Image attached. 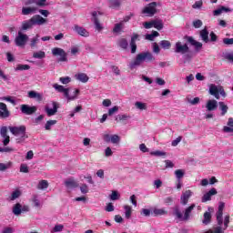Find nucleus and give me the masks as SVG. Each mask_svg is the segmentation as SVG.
I'll return each mask as SVG.
<instances>
[{"mask_svg":"<svg viewBox=\"0 0 233 233\" xmlns=\"http://www.w3.org/2000/svg\"><path fill=\"white\" fill-rule=\"evenodd\" d=\"M39 35H36V37H34L31 39L30 46L31 48H35L37 42L39 41Z\"/></svg>","mask_w":233,"mask_h":233,"instance_id":"obj_53","label":"nucleus"},{"mask_svg":"<svg viewBox=\"0 0 233 233\" xmlns=\"http://www.w3.org/2000/svg\"><path fill=\"white\" fill-rule=\"evenodd\" d=\"M140 214L141 216H145L146 218H148L150 216V209L142 208Z\"/></svg>","mask_w":233,"mask_h":233,"instance_id":"obj_63","label":"nucleus"},{"mask_svg":"<svg viewBox=\"0 0 233 233\" xmlns=\"http://www.w3.org/2000/svg\"><path fill=\"white\" fill-rule=\"evenodd\" d=\"M57 124V120H49L46 123V130H50V128L53 127V125H56Z\"/></svg>","mask_w":233,"mask_h":233,"instance_id":"obj_49","label":"nucleus"},{"mask_svg":"<svg viewBox=\"0 0 233 233\" xmlns=\"http://www.w3.org/2000/svg\"><path fill=\"white\" fill-rule=\"evenodd\" d=\"M33 57L35 59H45V57H46V54L45 53V51L35 52L33 54Z\"/></svg>","mask_w":233,"mask_h":233,"instance_id":"obj_37","label":"nucleus"},{"mask_svg":"<svg viewBox=\"0 0 233 233\" xmlns=\"http://www.w3.org/2000/svg\"><path fill=\"white\" fill-rule=\"evenodd\" d=\"M9 130L13 136H15L16 143H23L25 139L28 138L26 135V127L20 126V127H9Z\"/></svg>","mask_w":233,"mask_h":233,"instance_id":"obj_4","label":"nucleus"},{"mask_svg":"<svg viewBox=\"0 0 233 233\" xmlns=\"http://www.w3.org/2000/svg\"><path fill=\"white\" fill-rule=\"evenodd\" d=\"M21 198V190L15 189L12 192L11 196L9 197V201H15V199Z\"/></svg>","mask_w":233,"mask_h":233,"instance_id":"obj_30","label":"nucleus"},{"mask_svg":"<svg viewBox=\"0 0 233 233\" xmlns=\"http://www.w3.org/2000/svg\"><path fill=\"white\" fill-rule=\"evenodd\" d=\"M209 94L210 96H214L216 99H219V87L214 84H211L209 86Z\"/></svg>","mask_w":233,"mask_h":233,"instance_id":"obj_17","label":"nucleus"},{"mask_svg":"<svg viewBox=\"0 0 233 233\" xmlns=\"http://www.w3.org/2000/svg\"><path fill=\"white\" fill-rule=\"evenodd\" d=\"M163 20H153V27L157 30H163Z\"/></svg>","mask_w":233,"mask_h":233,"instance_id":"obj_35","label":"nucleus"},{"mask_svg":"<svg viewBox=\"0 0 233 233\" xmlns=\"http://www.w3.org/2000/svg\"><path fill=\"white\" fill-rule=\"evenodd\" d=\"M0 136L4 137L3 144L5 147L10 143V137L8 136V127H2L0 128Z\"/></svg>","mask_w":233,"mask_h":233,"instance_id":"obj_12","label":"nucleus"},{"mask_svg":"<svg viewBox=\"0 0 233 233\" xmlns=\"http://www.w3.org/2000/svg\"><path fill=\"white\" fill-rule=\"evenodd\" d=\"M28 97H30V99H37V101H41L42 99L41 94L35 91H29Z\"/></svg>","mask_w":233,"mask_h":233,"instance_id":"obj_32","label":"nucleus"},{"mask_svg":"<svg viewBox=\"0 0 233 233\" xmlns=\"http://www.w3.org/2000/svg\"><path fill=\"white\" fill-rule=\"evenodd\" d=\"M194 28H201L203 26V22L201 20H196L193 22Z\"/></svg>","mask_w":233,"mask_h":233,"instance_id":"obj_61","label":"nucleus"},{"mask_svg":"<svg viewBox=\"0 0 233 233\" xmlns=\"http://www.w3.org/2000/svg\"><path fill=\"white\" fill-rule=\"evenodd\" d=\"M120 139L121 138L117 135L111 136V143H113L114 145H116V143H119Z\"/></svg>","mask_w":233,"mask_h":233,"instance_id":"obj_57","label":"nucleus"},{"mask_svg":"<svg viewBox=\"0 0 233 233\" xmlns=\"http://www.w3.org/2000/svg\"><path fill=\"white\" fill-rule=\"evenodd\" d=\"M73 30L75 32H76V34H78V35H81L82 37H88V35H90V33H88V31H86V29H85L84 27H81L77 25H74Z\"/></svg>","mask_w":233,"mask_h":233,"instance_id":"obj_15","label":"nucleus"},{"mask_svg":"<svg viewBox=\"0 0 233 233\" xmlns=\"http://www.w3.org/2000/svg\"><path fill=\"white\" fill-rule=\"evenodd\" d=\"M201 6H203V0L195 2V4L192 5V8L198 10V8H201Z\"/></svg>","mask_w":233,"mask_h":233,"instance_id":"obj_56","label":"nucleus"},{"mask_svg":"<svg viewBox=\"0 0 233 233\" xmlns=\"http://www.w3.org/2000/svg\"><path fill=\"white\" fill-rule=\"evenodd\" d=\"M22 208L23 206L21 205V203H16L13 207V214H15V216H21Z\"/></svg>","mask_w":233,"mask_h":233,"instance_id":"obj_29","label":"nucleus"},{"mask_svg":"<svg viewBox=\"0 0 233 233\" xmlns=\"http://www.w3.org/2000/svg\"><path fill=\"white\" fill-rule=\"evenodd\" d=\"M217 221H218V226L221 227L223 225V213H217Z\"/></svg>","mask_w":233,"mask_h":233,"instance_id":"obj_50","label":"nucleus"},{"mask_svg":"<svg viewBox=\"0 0 233 233\" xmlns=\"http://www.w3.org/2000/svg\"><path fill=\"white\" fill-rule=\"evenodd\" d=\"M59 81L62 83V85H68V83L72 81V78L70 76H62L59 78Z\"/></svg>","mask_w":233,"mask_h":233,"instance_id":"obj_51","label":"nucleus"},{"mask_svg":"<svg viewBox=\"0 0 233 233\" xmlns=\"http://www.w3.org/2000/svg\"><path fill=\"white\" fill-rule=\"evenodd\" d=\"M26 41H28V35L19 31L17 36L15 39L16 46H25L26 45Z\"/></svg>","mask_w":233,"mask_h":233,"instance_id":"obj_9","label":"nucleus"},{"mask_svg":"<svg viewBox=\"0 0 233 233\" xmlns=\"http://www.w3.org/2000/svg\"><path fill=\"white\" fill-rule=\"evenodd\" d=\"M118 46L120 48H123V50H127V48H128V41H127V38H122L118 41Z\"/></svg>","mask_w":233,"mask_h":233,"instance_id":"obj_39","label":"nucleus"},{"mask_svg":"<svg viewBox=\"0 0 233 233\" xmlns=\"http://www.w3.org/2000/svg\"><path fill=\"white\" fill-rule=\"evenodd\" d=\"M209 41H211V43H216V41H218V35H216L214 31H211V33L209 34Z\"/></svg>","mask_w":233,"mask_h":233,"instance_id":"obj_55","label":"nucleus"},{"mask_svg":"<svg viewBox=\"0 0 233 233\" xmlns=\"http://www.w3.org/2000/svg\"><path fill=\"white\" fill-rule=\"evenodd\" d=\"M93 15V23L96 26V29L98 30V32H101V29L103 26L101 25V23H99V19L97 18V12L94 11L92 13Z\"/></svg>","mask_w":233,"mask_h":233,"instance_id":"obj_22","label":"nucleus"},{"mask_svg":"<svg viewBox=\"0 0 233 233\" xmlns=\"http://www.w3.org/2000/svg\"><path fill=\"white\" fill-rule=\"evenodd\" d=\"M65 185L67 188H77V187H79L77 182H76V180L72 178H68L67 180H66Z\"/></svg>","mask_w":233,"mask_h":233,"instance_id":"obj_23","label":"nucleus"},{"mask_svg":"<svg viewBox=\"0 0 233 233\" xmlns=\"http://www.w3.org/2000/svg\"><path fill=\"white\" fill-rule=\"evenodd\" d=\"M192 197V191L191 190H186L181 198H180V203L181 205H187L188 204V199Z\"/></svg>","mask_w":233,"mask_h":233,"instance_id":"obj_16","label":"nucleus"},{"mask_svg":"<svg viewBox=\"0 0 233 233\" xmlns=\"http://www.w3.org/2000/svg\"><path fill=\"white\" fill-rule=\"evenodd\" d=\"M211 222H212V214L208 211H206L204 213V219L202 220V223L204 225H210Z\"/></svg>","mask_w":233,"mask_h":233,"instance_id":"obj_24","label":"nucleus"},{"mask_svg":"<svg viewBox=\"0 0 233 233\" xmlns=\"http://www.w3.org/2000/svg\"><path fill=\"white\" fill-rule=\"evenodd\" d=\"M8 168H12V162L6 164L0 163V172H5V170H8Z\"/></svg>","mask_w":233,"mask_h":233,"instance_id":"obj_43","label":"nucleus"},{"mask_svg":"<svg viewBox=\"0 0 233 233\" xmlns=\"http://www.w3.org/2000/svg\"><path fill=\"white\" fill-rule=\"evenodd\" d=\"M130 118L128 115H117L116 116V123H120V121H127V119Z\"/></svg>","mask_w":233,"mask_h":233,"instance_id":"obj_45","label":"nucleus"},{"mask_svg":"<svg viewBox=\"0 0 233 233\" xmlns=\"http://www.w3.org/2000/svg\"><path fill=\"white\" fill-rule=\"evenodd\" d=\"M20 172H23L24 174H28V165L26 164H21L20 166Z\"/></svg>","mask_w":233,"mask_h":233,"instance_id":"obj_54","label":"nucleus"},{"mask_svg":"<svg viewBox=\"0 0 233 233\" xmlns=\"http://www.w3.org/2000/svg\"><path fill=\"white\" fill-rule=\"evenodd\" d=\"M206 108H207V110H208V112L217 110L218 109V101H216L214 99L208 100L207 102Z\"/></svg>","mask_w":233,"mask_h":233,"instance_id":"obj_20","label":"nucleus"},{"mask_svg":"<svg viewBox=\"0 0 233 233\" xmlns=\"http://www.w3.org/2000/svg\"><path fill=\"white\" fill-rule=\"evenodd\" d=\"M31 21L33 22V25H45L46 23V19L43 18V16L36 15L31 17Z\"/></svg>","mask_w":233,"mask_h":233,"instance_id":"obj_18","label":"nucleus"},{"mask_svg":"<svg viewBox=\"0 0 233 233\" xmlns=\"http://www.w3.org/2000/svg\"><path fill=\"white\" fill-rule=\"evenodd\" d=\"M223 12H226V13L232 12V9H230L229 7H225V5H220L219 8L213 11V15L215 16L221 15Z\"/></svg>","mask_w":233,"mask_h":233,"instance_id":"obj_21","label":"nucleus"},{"mask_svg":"<svg viewBox=\"0 0 233 233\" xmlns=\"http://www.w3.org/2000/svg\"><path fill=\"white\" fill-rule=\"evenodd\" d=\"M57 108H59V106H57L56 102H53V108L46 107V112L48 117H51V116H56V114H57Z\"/></svg>","mask_w":233,"mask_h":233,"instance_id":"obj_19","label":"nucleus"},{"mask_svg":"<svg viewBox=\"0 0 233 233\" xmlns=\"http://www.w3.org/2000/svg\"><path fill=\"white\" fill-rule=\"evenodd\" d=\"M184 39L189 43V45H192V46H195L196 51H199L203 48V44L201 42H198L194 39L192 36L185 35Z\"/></svg>","mask_w":233,"mask_h":233,"instance_id":"obj_11","label":"nucleus"},{"mask_svg":"<svg viewBox=\"0 0 233 233\" xmlns=\"http://www.w3.org/2000/svg\"><path fill=\"white\" fill-rule=\"evenodd\" d=\"M135 106L138 108V110H147V104L142 102H136Z\"/></svg>","mask_w":233,"mask_h":233,"instance_id":"obj_48","label":"nucleus"},{"mask_svg":"<svg viewBox=\"0 0 233 233\" xmlns=\"http://www.w3.org/2000/svg\"><path fill=\"white\" fill-rule=\"evenodd\" d=\"M160 46L164 48V50H169L170 46H172V43L168 40H162L159 43Z\"/></svg>","mask_w":233,"mask_h":233,"instance_id":"obj_36","label":"nucleus"},{"mask_svg":"<svg viewBox=\"0 0 233 233\" xmlns=\"http://www.w3.org/2000/svg\"><path fill=\"white\" fill-rule=\"evenodd\" d=\"M32 26H34V22L32 21V18L22 22V30H28L32 28Z\"/></svg>","mask_w":233,"mask_h":233,"instance_id":"obj_27","label":"nucleus"},{"mask_svg":"<svg viewBox=\"0 0 233 233\" xmlns=\"http://www.w3.org/2000/svg\"><path fill=\"white\" fill-rule=\"evenodd\" d=\"M136 41H139V35L134 33L130 41L131 54H136V51L137 50V45L136 44Z\"/></svg>","mask_w":233,"mask_h":233,"instance_id":"obj_13","label":"nucleus"},{"mask_svg":"<svg viewBox=\"0 0 233 233\" xmlns=\"http://www.w3.org/2000/svg\"><path fill=\"white\" fill-rule=\"evenodd\" d=\"M65 226L63 225H56L53 228V232H62Z\"/></svg>","mask_w":233,"mask_h":233,"instance_id":"obj_60","label":"nucleus"},{"mask_svg":"<svg viewBox=\"0 0 233 233\" xmlns=\"http://www.w3.org/2000/svg\"><path fill=\"white\" fill-rule=\"evenodd\" d=\"M175 176L177 178V181H179V179L181 180L182 177H184L185 176V171L183 169H177L175 171Z\"/></svg>","mask_w":233,"mask_h":233,"instance_id":"obj_44","label":"nucleus"},{"mask_svg":"<svg viewBox=\"0 0 233 233\" xmlns=\"http://www.w3.org/2000/svg\"><path fill=\"white\" fill-rule=\"evenodd\" d=\"M15 70L16 71L30 70V66L28 65L19 64L16 66Z\"/></svg>","mask_w":233,"mask_h":233,"instance_id":"obj_47","label":"nucleus"},{"mask_svg":"<svg viewBox=\"0 0 233 233\" xmlns=\"http://www.w3.org/2000/svg\"><path fill=\"white\" fill-rule=\"evenodd\" d=\"M20 110L22 114H25V116H32V114H35V112H37V106H30L24 104L20 106Z\"/></svg>","mask_w":233,"mask_h":233,"instance_id":"obj_10","label":"nucleus"},{"mask_svg":"<svg viewBox=\"0 0 233 233\" xmlns=\"http://www.w3.org/2000/svg\"><path fill=\"white\" fill-rule=\"evenodd\" d=\"M52 54L55 56H59L58 61L60 63H66V61H68V57H67L68 55L61 47H55V48H53L52 49Z\"/></svg>","mask_w":233,"mask_h":233,"instance_id":"obj_7","label":"nucleus"},{"mask_svg":"<svg viewBox=\"0 0 233 233\" xmlns=\"http://www.w3.org/2000/svg\"><path fill=\"white\" fill-rule=\"evenodd\" d=\"M111 201H117V199H119V198H121V195L119 194V192L113 190L111 195L109 196Z\"/></svg>","mask_w":233,"mask_h":233,"instance_id":"obj_42","label":"nucleus"},{"mask_svg":"<svg viewBox=\"0 0 233 233\" xmlns=\"http://www.w3.org/2000/svg\"><path fill=\"white\" fill-rule=\"evenodd\" d=\"M218 194V190L216 188H211L208 193L204 194L202 197V203H207V201H210L212 199V196H216Z\"/></svg>","mask_w":233,"mask_h":233,"instance_id":"obj_14","label":"nucleus"},{"mask_svg":"<svg viewBox=\"0 0 233 233\" xmlns=\"http://www.w3.org/2000/svg\"><path fill=\"white\" fill-rule=\"evenodd\" d=\"M156 57H154V55L150 52H142L138 55H137L135 60L129 64V68L131 70H134L136 66H140L141 63L147 61V63H150V61H154Z\"/></svg>","mask_w":233,"mask_h":233,"instance_id":"obj_3","label":"nucleus"},{"mask_svg":"<svg viewBox=\"0 0 233 233\" xmlns=\"http://www.w3.org/2000/svg\"><path fill=\"white\" fill-rule=\"evenodd\" d=\"M154 27V20L151 22H145L144 23V28H146L147 30L150 29Z\"/></svg>","mask_w":233,"mask_h":233,"instance_id":"obj_62","label":"nucleus"},{"mask_svg":"<svg viewBox=\"0 0 233 233\" xmlns=\"http://www.w3.org/2000/svg\"><path fill=\"white\" fill-rule=\"evenodd\" d=\"M124 210L126 219H130V218H132V207L126 205L124 206Z\"/></svg>","mask_w":233,"mask_h":233,"instance_id":"obj_33","label":"nucleus"},{"mask_svg":"<svg viewBox=\"0 0 233 233\" xmlns=\"http://www.w3.org/2000/svg\"><path fill=\"white\" fill-rule=\"evenodd\" d=\"M151 156H156L157 157H159L161 156H167V153L162 152V151H152L150 153Z\"/></svg>","mask_w":233,"mask_h":233,"instance_id":"obj_58","label":"nucleus"},{"mask_svg":"<svg viewBox=\"0 0 233 233\" xmlns=\"http://www.w3.org/2000/svg\"><path fill=\"white\" fill-rule=\"evenodd\" d=\"M142 14L147 17H154L157 14V2L147 4L143 9Z\"/></svg>","mask_w":233,"mask_h":233,"instance_id":"obj_5","label":"nucleus"},{"mask_svg":"<svg viewBox=\"0 0 233 233\" xmlns=\"http://www.w3.org/2000/svg\"><path fill=\"white\" fill-rule=\"evenodd\" d=\"M76 77L77 81H81V83H88L89 77L85 73H78L77 75H76Z\"/></svg>","mask_w":233,"mask_h":233,"instance_id":"obj_26","label":"nucleus"},{"mask_svg":"<svg viewBox=\"0 0 233 233\" xmlns=\"http://www.w3.org/2000/svg\"><path fill=\"white\" fill-rule=\"evenodd\" d=\"M6 117H10V111H8V110H5V111L0 110V118L1 119H6Z\"/></svg>","mask_w":233,"mask_h":233,"instance_id":"obj_52","label":"nucleus"},{"mask_svg":"<svg viewBox=\"0 0 233 233\" xmlns=\"http://www.w3.org/2000/svg\"><path fill=\"white\" fill-rule=\"evenodd\" d=\"M219 110L221 111L220 116H226L228 112V106L225 102H218Z\"/></svg>","mask_w":233,"mask_h":233,"instance_id":"obj_28","label":"nucleus"},{"mask_svg":"<svg viewBox=\"0 0 233 233\" xmlns=\"http://www.w3.org/2000/svg\"><path fill=\"white\" fill-rule=\"evenodd\" d=\"M118 110H119V106H115L114 107L108 110V116H114V114H116V112H117Z\"/></svg>","mask_w":233,"mask_h":233,"instance_id":"obj_59","label":"nucleus"},{"mask_svg":"<svg viewBox=\"0 0 233 233\" xmlns=\"http://www.w3.org/2000/svg\"><path fill=\"white\" fill-rule=\"evenodd\" d=\"M196 208V204H192L188 208L185 209L184 216L183 213L181 212V208H179L178 205L174 206L172 208V216L176 218V219H178L179 221H188L190 219V214H192V211Z\"/></svg>","mask_w":233,"mask_h":233,"instance_id":"obj_2","label":"nucleus"},{"mask_svg":"<svg viewBox=\"0 0 233 233\" xmlns=\"http://www.w3.org/2000/svg\"><path fill=\"white\" fill-rule=\"evenodd\" d=\"M223 43L224 45H233V38H224Z\"/></svg>","mask_w":233,"mask_h":233,"instance_id":"obj_64","label":"nucleus"},{"mask_svg":"<svg viewBox=\"0 0 233 233\" xmlns=\"http://www.w3.org/2000/svg\"><path fill=\"white\" fill-rule=\"evenodd\" d=\"M175 52L176 54H187L190 52V48L188 47V44H183L181 41H178L175 44Z\"/></svg>","mask_w":233,"mask_h":233,"instance_id":"obj_8","label":"nucleus"},{"mask_svg":"<svg viewBox=\"0 0 233 233\" xmlns=\"http://www.w3.org/2000/svg\"><path fill=\"white\" fill-rule=\"evenodd\" d=\"M124 27H125V23H123V22H119V23L116 24L113 28L114 34H119V32H121Z\"/></svg>","mask_w":233,"mask_h":233,"instance_id":"obj_31","label":"nucleus"},{"mask_svg":"<svg viewBox=\"0 0 233 233\" xmlns=\"http://www.w3.org/2000/svg\"><path fill=\"white\" fill-rule=\"evenodd\" d=\"M200 37L204 43H208V41H210V39H208V30L207 27L200 31Z\"/></svg>","mask_w":233,"mask_h":233,"instance_id":"obj_25","label":"nucleus"},{"mask_svg":"<svg viewBox=\"0 0 233 233\" xmlns=\"http://www.w3.org/2000/svg\"><path fill=\"white\" fill-rule=\"evenodd\" d=\"M32 5H35L40 7L46 6V0H25V6L22 7V15L35 14L37 7Z\"/></svg>","mask_w":233,"mask_h":233,"instance_id":"obj_1","label":"nucleus"},{"mask_svg":"<svg viewBox=\"0 0 233 233\" xmlns=\"http://www.w3.org/2000/svg\"><path fill=\"white\" fill-rule=\"evenodd\" d=\"M53 88L56 90V92H59L60 94H64V96L66 97L67 101H75L76 96H70V89L65 88V86L59 85V84H54Z\"/></svg>","mask_w":233,"mask_h":233,"instance_id":"obj_6","label":"nucleus"},{"mask_svg":"<svg viewBox=\"0 0 233 233\" xmlns=\"http://www.w3.org/2000/svg\"><path fill=\"white\" fill-rule=\"evenodd\" d=\"M109 8H119L121 0H108Z\"/></svg>","mask_w":233,"mask_h":233,"instance_id":"obj_34","label":"nucleus"},{"mask_svg":"<svg viewBox=\"0 0 233 233\" xmlns=\"http://www.w3.org/2000/svg\"><path fill=\"white\" fill-rule=\"evenodd\" d=\"M153 214L155 216H167V214H168V212L163 208H155L153 210Z\"/></svg>","mask_w":233,"mask_h":233,"instance_id":"obj_38","label":"nucleus"},{"mask_svg":"<svg viewBox=\"0 0 233 233\" xmlns=\"http://www.w3.org/2000/svg\"><path fill=\"white\" fill-rule=\"evenodd\" d=\"M32 201L35 204V207H41V202L39 201V196L34 194L32 197Z\"/></svg>","mask_w":233,"mask_h":233,"instance_id":"obj_46","label":"nucleus"},{"mask_svg":"<svg viewBox=\"0 0 233 233\" xmlns=\"http://www.w3.org/2000/svg\"><path fill=\"white\" fill-rule=\"evenodd\" d=\"M154 37H159V33L157 31H152L151 34L146 35V39H147V41H152Z\"/></svg>","mask_w":233,"mask_h":233,"instance_id":"obj_41","label":"nucleus"},{"mask_svg":"<svg viewBox=\"0 0 233 233\" xmlns=\"http://www.w3.org/2000/svg\"><path fill=\"white\" fill-rule=\"evenodd\" d=\"M38 190H45V188H48V181L41 180L37 185Z\"/></svg>","mask_w":233,"mask_h":233,"instance_id":"obj_40","label":"nucleus"}]
</instances>
